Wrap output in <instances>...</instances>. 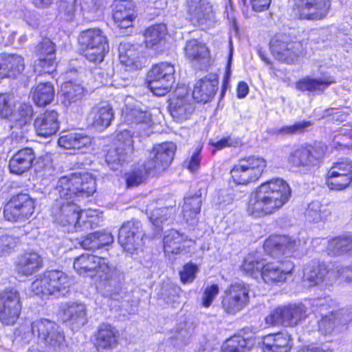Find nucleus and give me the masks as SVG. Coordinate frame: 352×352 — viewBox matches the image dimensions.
Here are the masks:
<instances>
[{"instance_id":"c03bdc74","label":"nucleus","mask_w":352,"mask_h":352,"mask_svg":"<svg viewBox=\"0 0 352 352\" xmlns=\"http://www.w3.org/2000/svg\"><path fill=\"white\" fill-rule=\"evenodd\" d=\"M89 118L94 126L102 129L109 126L113 118L112 108L109 104L94 107Z\"/></svg>"},{"instance_id":"39448f33","label":"nucleus","mask_w":352,"mask_h":352,"mask_svg":"<svg viewBox=\"0 0 352 352\" xmlns=\"http://www.w3.org/2000/svg\"><path fill=\"white\" fill-rule=\"evenodd\" d=\"M31 332L43 344L54 352H68L63 329L55 321L37 318L31 322Z\"/></svg>"},{"instance_id":"4be33fe9","label":"nucleus","mask_w":352,"mask_h":352,"mask_svg":"<svg viewBox=\"0 0 352 352\" xmlns=\"http://www.w3.org/2000/svg\"><path fill=\"white\" fill-rule=\"evenodd\" d=\"M294 267L289 260L265 263L261 277L267 284L283 283Z\"/></svg>"},{"instance_id":"4c0bfd02","label":"nucleus","mask_w":352,"mask_h":352,"mask_svg":"<svg viewBox=\"0 0 352 352\" xmlns=\"http://www.w3.org/2000/svg\"><path fill=\"white\" fill-rule=\"evenodd\" d=\"M42 266L41 256L34 252H25L19 260L16 265L17 272L25 276L36 272Z\"/></svg>"},{"instance_id":"9d476101","label":"nucleus","mask_w":352,"mask_h":352,"mask_svg":"<svg viewBox=\"0 0 352 352\" xmlns=\"http://www.w3.org/2000/svg\"><path fill=\"white\" fill-rule=\"evenodd\" d=\"M306 317V307L298 303L275 309L266 316L265 320L268 326L281 324L285 327H295Z\"/></svg>"},{"instance_id":"49530a36","label":"nucleus","mask_w":352,"mask_h":352,"mask_svg":"<svg viewBox=\"0 0 352 352\" xmlns=\"http://www.w3.org/2000/svg\"><path fill=\"white\" fill-rule=\"evenodd\" d=\"M54 96L52 85L49 82L40 83L34 89L32 98L34 102L40 107L50 104Z\"/></svg>"},{"instance_id":"79ce46f5","label":"nucleus","mask_w":352,"mask_h":352,"mask_svg":"<svg viewBox=\"0 0 352 352\" xmlns=\"http://www.w3.org/2000/svg\"><path fill=\"white\" fill-rule=\"evenodd\" d=\"M328 254L332 256H352V235H343L330 240Z\"/></svg>"},{"instance_id":"4468645a","label":"nucleus","mask_w":352,"mask_h":352,"mask_svg":"<svg viewBox=\"0 0 352 352\" xmlns=\"http://www.w3.org/2000/svg\"><path fill=\"white\" fill-rule=\"evenodd\" d=\"M326 151L327 146L322 142L300 146L290 153L289 162L296 167L315 166L324 157Z\"/></svg>"},{"instance_id":"8fccbe9b","label":"nucleus","mask_w":352,"mask_h":352,"mask_svg":"<svg viewBox=\"0 0 352 352\" xmlns=\"http://www.w3.org/2000/svg\"><path fill=\"white\" fill-rule=\"evenodd\" d=\"M166 33V26L164 24H156L147 28L144 34L146 47H153L161 42Z\"/></svg>"},{"instance_id":"774afa93","label":"nucleus","mask_w":352,"mask_h":352,"mask_svg":"<svg viewBox=\"0 0 352 352\" xmlns=\"http://www.w3.org/2000/svg\"><path fill=\"white\" fill-rule=\"evenodd\" d=\"M237 144L238 141L232 139L231 137H226L216 142L212 143V145L217 149H222L227 146H236Z\"/></svg>"},{"instance_id":"de8ad7c7","label":"nucleus","mask_w":352,"mask_h":352,"mask_svg":"<svg viewBox=\"0 0 352 352\" xmlns=\"http://www.w3.org/2000/svg\"><path fill=\"white\" fill-rule=\"evenodd\" d=\"M209 51L206 46L196 39L189 40L185 47L186 57L190 60H201L207 58Z\"/></svg>"},{"instance_id":"423d86ee","label":"nucleus","mask_w":352,"mask_h":352,"mask_svg":"<svg viewBox=\"0 0 352 352\" xmlns=\"http://www.w3.org/2000/svg\"><path fill=\"white\" fill-rule=\"evenodd\" d=\"M71 285L69 276L60 270H50L41 274L32 283V290L36 295L43 296H65Z\"/></svg>"},{"instance_id":"5fc2aeb1","label":"nucleus","mask_w":352,"mask_h":352,"mask_svg":"<svg viewBox=\"0 0 352 352\" xmlns=\"http://www.w3.org/2000/svg\"><path fill=\"white\" fill-rule=\"evenodd\" d=\"M247 340L240 336H234L228 339L222 346V352H243Z\"/></svg>"},{"instance_id":"bf43d9fd","label":"nucleus","mask_w":352,"mask_h":352,"mask_svg":"<svg viewBox=\"0 0 352 352\" xmlns=\"http://www.w3.org/2000/svg\"><path fill=\"white\" fill-rule=\"evenodd\" d=\"M60 10L67 21H72L76 11V0H60Z\"/></svg>"},{"instance_id":"393cba45","label":"nucleus","mask_w":352,"mask_h":352,"mask_svg":"<svg viewBox=\"0 0 352 352\" xmlns=\"http://www.w3.org/2000/svg\"><path fill=\"white\" fill-rule=\"evenodd\" d=\"M118 331L107 323L99 325L95 334V346L100 352H110L118 345Z\"/></svg>"},{"instance_id":"e433bc0d","label":"nucleus","mask_w":352,"mask_h":352,"mask_svg":"<svg viewBox=\"0 0 352 352\" xmlns=\"http://www.w3.org/2000/svg\"><path fill=\"white\" fill-rule=\"evenodd\" d=\"M139 47L129 43H121L119 46V58L123 65L133 69L142 67Z\"/></svg>"},{"instance_id":"b1692460","label":"nucleus","mask_w":352,"mask_h":352,"mask_svg":"<svg viewBox=\"0 0 352 352\" xmlns=\"http://www.w3.org/2000/svg\"><path fill=\"white\" fill-rule=\"evenodd\" d=\"M331 273L324 263H317L307 266L304 270L302 283L304 285L310 287L318 286L324 289L332 285Z\"/></svg>"},{"instance_id":"a18cd8bd","label":"nucleus","mask_w":352,"mask_h":352,"mask_svg":"<svg viewBox=\"0 0 352 352\" xmlns=\"http://www.w3.org/2000/svg\"><path fill=\"white\" fill-rule=\"evenodd\" d=\"M201 199L200 196L185 197L182 206L183 217L190 224H193L201 210Z\"/></svg>"},{"instance_id":"7ed1b4c3","label":"nucleus","mask_w":352,"mask_h":352,"mask_svg":"<svg viewBox=\"0 0 352 352\" xmlns=\"http://www.w3.org/2000/svg\"><path fill=\"white\" fill-rule=\"evenodd\" d=\"M177 149L173 142H164L155 145L143 164L144 171L135 169L126 177L128 186H135L145 180L146 174H157L164 171L173 161Z\"/></svg>"},{"instance_id":"c85d7f7f","label":"nucleus","mask_w":352,"mask_h":352,"mask_svg":"<svg viewBox=\"0 0 352 352\" xmlns=\"http://www.w3.org/2000/svg\"><path fill=\"white\" fill-rule=\"evenodd\" d=\"M292 346L291 336L287 332H280L264 338L263 352H289Z\"/></svg>"},{"instance_id":"aec40b11","label":"nucleus","mask_w":352,"mask_h":352,"mask_svg":"<svg viewBox=\"0 0 352 352\" xmlns=\"http://www.w3.org/2000/svg\"><path fill=\"white\" fill-rule=\"evenodd\" d=\"M300 241L292 239L287 236H272L264 243V251L273 257L285 255L286 257L293 256L298 250Z\"/></svg>"},{"instance_id":"f257e3e1","label":"nucleus","mask_w":352,"mask_h":352,"mask_svg":"<svg viewBox=\"0 0 352 352\" xmlns=\"http://www.w3.org/2000/svg\"><path fill=\"white\" fill-rule=\"evenodd\" d=\"M96 189V181L88 173H74L61 177L55 188L59 197L52 208L54 221L63 226H68L69 232L88 230L92 223L85 219L90 216L89 211L80 210L75 201L79 197H89Z\"/></svg>"},{"instance_id":"2eb2a0df","label":"nucleus","mask_w":352,"mask_h":352,"mask_svg":"<svg viewBox=\"0 0 352 352\" xmlns=\"http://www.w3.org/2000/svg\"><path fill=\"white\" fill-rule=\"evenodd\" d=\"M352 182V162L342 158L333 164L329 169L327 184L331 190H342Z\"/></svg>"},{"instance_id":"9b49d317","label":"nucleus","mask_w":352,"mask_h":352,"mask_svg":"<svg viewBox=\"0 0 352 352\" xmlns=\"http://www.w3.org/2000/svg\"><path fill=\"white\" fill-rule=\"evenodd\" d=\"M175 69L168 63H161L153 67L148 74V87L156 96H164L174 82Z\"/></svg>"},{"instance_id":"f704fd0d","label":"nucleus","mask_w":352,"mask_h":352,"mask_svg":"<svg viewBox=\"0 0 352 352\" xmlns=\"http://www.w3.org/2000/svg\"><path fill=\"white\" fill-rule=\"evenodd\" d=\"M335 82L334 78L331 76H323L317 78L305 77L296 83V88L303 91H308L309 92L321 94Z\"/></svg>"},{"instance_id":"bb28decb","label":"nucleus","mask_w":352,"mask_h":352,"mask_svg":"<svg viewBox=\"0 0 352 352\" xmlns=\"http://www.w3.org/2000/svg\"><path fill=\"white\" fill-rule=\"evenodd\" d=\"M25 69L22 56L10 54L0 55V78H16Z\"/></svg>"},{"instance_id":"6e6d98bb","label":"nucleus","mask_w":352,"mask_h":352,"mask_svg":"<svg viewBox=\"0 0 352 352\" xmlns=\"http://www.w3.org/2000/svg\"><path fill=\"white\" fill-rule=\"evenodd\" d=\"M337 328L339 327L337 324L336 315H334L333 311L322 317L318 322V330L324 335L332 333Z\"/></svg>"},{"instance_id":"c756f323","label":"nucleus","mask_w":352,"mask_h":352,"mask_svg":"<svg viewBox=\"0 0 352 352\" xmlns=\"http://www.w3.org/2000/svg\"><path fill=\"white\" fill-rule=\"evenodd\" d=\"M217 86L218 80L215 78L199 79L194 86L192 97L197 102H208L214 96Z\"/></svg>"},{"instance_id":"72a5a7b5","label":"nucleus","mask_w":352,"mask_h":352,"mask_svg":"<svg viewBox=\"0 0 352 352\" xmlns=\"http://www.w3.org/2000/svg\"><path fill=\"white\" fill-rule=\"evenodd\" d=\"M191 20L199 25H206L213 20L214 14L211 4L206 0L193 1L189 6Z\"/></svg>"},{"instance_id":"3c124183","label":"nucleus","mask_w":352,"mask_h":352,"mask_svg":"<svg viewBox=\"0 0 352 352\" xmlns=\"http://www.w3.org/2000/svg\"><path fill=\"white\" fill-rule=\"evenodd\" d=\"M32 106L28 104H21L18 109L10 115L11 120L14 123L12 127L22 128L31 120L32 115Z\"/></svg>"},{"instance_id":"a19ab883","label":"nucleus","mask_w":352,"mask_h":352,"mask_svg":"<svg viewBox=\"0 0 352 352\" xmlns=\"http://www.w3.org/2000/svg\"><path fill=\"white\" fill-rule=\"evenodd\" d=\"M113 237L111 233L96 232L88 234L80 242L81 247L85 250H94L111 244Z\"/></svg>"},{"instance_id":"052dcab7","label":"nucleus","mask_w":352,"mask_h":352,"mask_svg":"<svg viewBox=\"0 0 352 352\" xmlns=\"http://www.w3.org/2000/svg\"><path fill=\"white\" fill-rule=\"evenodd\" d=\"M219 289L217 285L206 287L202 296V305L204 307H209L219 294Z\"/></svg>"},{"instance_id":"f03ea898","label":"nucleus","mask_w":352,"mask_h":352,"mask_svg":"<svg viewBox=\"0 0 352 352\" xmlns=\"http://www.w3.org/2000/svg\"><path fill=\"white\" fill-rule=\"evenodd\" d=\"M292 189L282 179L276 178L261 184L250 195L247 212L254 218L272 214L289 199Z\"/></svg>"},{"instance_id":"412c9836","label":"nucleus","mask_w":352,"mask_h":352,"mask_svg":"<svg viewBox=\"0 0 352 352\" xmlns=\"http://www.w3.org/2000/svg\"><path fill=\"white\" fill-rule=\"evenodd\" d=\"M296 8L301 19L320 20L329 13V0H296Z\"/></svg>"},{"instance_id":"473e14b6","label":"nucleus","mask_w":352,"mask_h":352,"mask_svg":"<svg viewBox=\"0 0 352 352\" xmlns=\"http://www.w3.org/2000/svg\"><path fill=\"white\" fill-rule=\"evenodd\" d=\"M175 201L173 199L168 200L166 206H162L155 208L153 204H151L147 206L146 214L151 222L157 229V232L161 230L162 224L167 221L175 212Z\"/></svg>"},{"instance_id":"603ef678","label":"nucleus","mask_w":352,"mask_h":352,"mask_svg":"<svg viewBox=\"0 0 352 352\" xmlns=\"http://www.w3.org/2000/svg\"><path fill=\"white\" fill-rule=\"evenodd\" d=\"M19 242L18 237L0 231V256H6L13 252Z\"/></svg>"},{"instance_id":"5701e85b","label":"nucleus","mask_w":352,"mask_h":352,"mask_svg":"<svg viewBox=\"0 0 352 352\" xmlns=\"http://www.w3.org/2000/svg\"><path fill=\"white\" fill-rule=\"evenodd\" d=\"M299 43L288 42L285 36L277 35L273 37L270 46L273 56L278 60L292 63L298 56Z\"/></svg>"},{"instance_id":"0eeeda50","label":"nucleus","mask_w":352,"mask_h":352,"mask_svg":"<svg viewBox=\"0 0 352 352\" xmlns=\"http://www.w3.org/2000/svg\"><path fill=\"white\" fill-rule=\"evenodd\" d=\"M267 166L266 160L258 155L240 158L230 170L233 181L238 185H248L256 182Z\"/></svg>"},{"instance_id":"dca6fc26","label":"nucleus","mask_w":352,"mask_h":352,"mask_svg":"<svg viewBox=\"0 0 352 352\" xmlns=\"http://www.w3.org/2000/svg\"><path fill=\"white\" fill-rule=\"evenodd\" d=\"M122 116L124 122L135 130L133 134L136 133L140 136H148L153 133V122L149 111L138 107H126L123 110Z\"/></svg>"},{"instance_id":"13d9d810","label":"nucleus","mask_w":352,"mask_h":352,"mask_svg":"<svg viewBox=\"0 0 352 352\" xmlns=\"http://www.w3.org/2000/svg\"><path fill=\"white\" fill-rule=\"evenodd\" d=\"M54 44L48 38H44L36 47V52L39 57H54Z\"/></svg>"},{"instance_id":"37998d69","label":"nucleus","mask_w":352,"mask_h":352,"mask_svg":"<svg viewBox=\"0 0 352 352\" xmlns=\"http://www.w3.org/2000/svg\"><path fill=\"white\" fill-rule=\"evenodd\" d=\"M264 265L265 260L258 253H250L244 258L241 269L246 275L257 278L261 276Z\"/></svg>"},{"instance_id":"f3484780","label":"nucleus","mask_w":352,"mask_h":352,"mask_svg":"<svg viewBox=\"0 0 352 352\" xmlns=\"http://www.w3.org/2000/svg\"><path fill=\"white\" fill-rule=\"evenodd\" d=\"M143 235L140 221H129L120 229L118 242L124 251L133 253L142 246Z\"/></svg>"},{"instance_id":"09e8293b","label":"nucleus","mask_w":352,"mask_h":352,"mask_svg":"<svg viewBox=\"0 0 352 352\" xmlns=\"http://www.w3.org/2000/svg\"><path fill=\"white\" fill-rule=\"evenodd\" d=\"M331 210L318 201H312L305 212L306 219L310 222L325 221L331 214Z\"/></svg>"},{"instance_id":"ea45409f","label":"nucleus","mask_w":352,"mask_h":352,"mask_svg":"<svg viewBox=\"0 0 352 352\" xmlns=\"http://www.w3.org/2000/svg\"><path fill=\"white\" fill-rule=\"evenodd\" d=\"M62 102L66 107L80 101L84 96L83 87L76 82L68 81L61 86Z\"/></svg>"},{"instance_id":"a878e982","label":"nucleus","mask_w":352,"mask_h":352,"mask_svg":"<svg viewBox=\"0 0 352 352\" xmlns=\"http://www.w3.org/2000/svg\"><path fill=\"white\" fill-rule=\"evenodd\" d=\"M34 124L38 135L51 136L59 129L58 113L54 110H47L36 118Z\"/></svg>"},{"instance_id":"e2e57ef3","label":"nucleus","mask_w":352,"mask_h":352,"mask_svg":"<svg viewBox=\"0 0 352 352\" xmlns=\"http://www.w3.org/2000/svg\"><path fill=\"white\" fill-rule=\"evenodd\" d=\"M197 272V267L192 263L186 264L184 266L183 270L179 273L180 278L182 283H191L195 278V274Z\"/></svg>"},{"instance_id":"20e7f679","label":"nucleus","mask_w":352,"mask_h":352,"mask_svg":"<svg viewBox=\"0 0 352 352\" xmlns=\"http://www.w3.org/2000/svg\"><path fill=\"white\" fill-rule=\"evenodd\" d=\"M74 268L80 275L96 272L105 287H116L118 278L116 269L109 265L106 258L83 254L75 258Z\"/></svg>"},{"instance_id":"1a4fd4ad","label":"nucleus","mask_w":352,"mask_h":352,"mask_svg":"<svg viewBox=\"0 0 352 352\" xmlns=\"http://www.w3.org/2000/svg\"><path fill=\"white\" fill-rule=\"evenodd\" d=\"M250 287L245 283H235L228 287L221 296V307L225 313L235 315L250 301Z\"/></svg>"},{"instance_id":"f8f14e48","label":"nucleus","mask_w":352,"mask_h":352,"mask_svg":"<svg viewBox=\"0 0 352 352\" xmlns=\"http://www.w3.org/2000/svg\"><path fill=\"white\" fill-rule=\"evenodd\" d=\"M22 303L19 292L15 288H7L0 294V321L5 325H13L21 314Z\"/></svg>"},{"instance_id":"680f3d73","label":"nucleus","mask_w":352,"mask_h":352,"mask_svg":"<svg viewBox=\"0 0 352 352\" xmlns=\"http://www.w3.org/2000/svg\"><path fill=\"white\" fill-rule=\"evenodd\" d=\"M12 96L8 94H0V116L8 118L12 112Z\"/></svg>"},{"instance_id":"a211bd4d","label":"nucleus","mask_w":352,"mask_h":352,"mask_svg":"<svg viewBox=\"0 0 352 352\" xmlns=\"http://www.w3.org/2000/svg\"><path fill=\"white\" fill-rule=\"evenodd\" d=\"M133 151V135L127 129L122 130L117 135L116 148L108 151L106 162L109 165L122 164L131 157Z\"/></svg>"},{"instance_id":"2f4dec72","label":"nucleus","mask_w":352,"mask_h":352,"mask_svg":"<svg viewBox=\"0 0 352 352\" xmlns=\"http://www.w3.org/2000/svg\"><path fill=\"white\" fill-rule=\"evenodd\" d=\"M63 318L73 329L84 326L87 322L85 305L78 302L67 304L63 309Z\"/></svg>"},{"instance_id":"cd10ccee","label":"nucleus","mask_w":352,"mask_h":352,"mask_svg":"<svg viewBox=\"0 0 352 352\" xmlns=\"http://www.w3.org/2000/svg\"><path fill=\"white\" fill-rule=\"evenodd\" d=\"M134 4L130 0H116L113 18L118 27L127 28L135 19Z\"/></svg>"},{"instance_id":"338daca9","label":"nucleus","mask_w":352,"mask_h":352,"mask_svg":"<svg viewBox=\"0 0 352 352\" xmlns=\"http://www.w3.org/2000/svg\"><path fill=\"white\" fill-rule=\"evenodd\" d=\"M336 315V320L338 327L344 326L352 321V312L346 309H342L338 311H333Z\"/></svg>"},{"instance_id":"7c9ffc66","label":"nucleus","mask_w":352,"mask_h":352,"mask_svg":"<svg viewBox=\"0 0 352 352\" xmlns=\"http://www.w3.org/2000/svg\"><path fill=\"white\" fill-rule=\"evenodd\" d=\"M34 158L35 155L32 148H24L19 150L10 160V172L16 175H21L32 167Z\"/></svg>"},{"instance_id":"0e129e2a","label":"nucleus","mask_w":352,"mask_h":352,"mask_svg":"<svg viewBox=\"0 0 352 352\" xmlns=\"http://www.w3.org/2000/svg\"><path fill=\"white\" fill-rule=\"evenodd\" d=\"M192 336V331L190 329L180 328L175 335L176 343L175 346L178 348H181L186 345Z\"/></svg>"},{"instance_id":"864d4df0","label":"nucleus","mask_w":352,"mask_h":352,"mask_svg":"<svg viewBox=\"0 0 352 352\" xmlns=\"http://www.w3.org/2000/svg\"><path fill=\"white\" fill-rule=\"evenodd\" d=\"M313 122L310 120H302L295 122L292 125L283 126L281 128L276 129L273 134L278 135H294L302 133L306 131L307 129L311 126Z\"/></svg>"},{"instance_id":"4d7b16f0","label":"nucleus","mask_w":352,"mask_h":352,"mask_svg":"<svg viewBox=\"0 0 352 352\" xmlns=\"http://www.w3.org/2000/svg\"><path fill=\"white\" fill-rule=\"evenodd\" d=\"M56 64L54 57H39L34 65V71L39 75L52 74L55 71Z\"/></svg>"},{"instance_id":"58836bf2","label":"nucleus","mask_w":352,"mask_h":352,"mask_svg":"<svg viewBox=\"0 0 352 352\" xmlns=\"http://www.w3.org/2000/svg\"><path fill=\"white\" fill-rule=\"evenodd\" d=\"M185 236L175 230H170L164 237V253L168 255L186 253V246L184 245Z\"/></svg>"},{"instance_id":"69168bd1","label":"nucleus","mask_w":352,"mask_h":352,"mask_svg":"<svg viewBox=\"0 0 352 352\" xmlns=\"http://www.w3.org/2000/svg\"><path fill=\"white\" fill-rule=\"evenodd\" d=\"M201 148H197L192 156L185 160L184 165L190 171L195 172L198 170L201 162Z\"/></svg>"},{"instance_id":"6e6552de","label":"nucleus","mask_w":352,"mask_h":352,"mask_svg":"<svg viewBox=\"0 0 352 352\" xmlns=\"http://www.w3.org/2000/svg\"><path fill=\"white\" fill-rule=\"evenodd\" d=\"M78 40L85 57L90 62L101 63L109 52L107 38L100 29L84 30Z\"/></svg>"},{"instance_id":"ddd939ff","label":"nucleus","mask_w":352,"mask_h":352,"mask_svg":"<svg viewBox=\"0 0 352 352\" xmlns=\"http://www.w3.org/2000/svg\"><path fill=\"white\" fill-rule=\"evenodd\" d=\"M34 210L33 199L25 193L14 196L4 207L6 219L12 222L28 219Z\"/></svg>"},{"instance_id":"c9c22d12","label":"nucleus","mask_w":352,"mask_h":352,"mask_svg":"<svg viewBox=\"0 0 352 352\" xmlns=\"http://www.w3.org/2000/svg\"><path fill=\"white\" fill-rule=\"evenodd\" d=\"M58 144L65 149L80 150L91 145V138L83 133L72 132L61 135Z\"/></svg>"},{"instance_id":"6ab92c4d","label":"nucleus","mask_w":352,"mask_h":352,"mask_svg":"<svg viewBox=\"0 0 352 352\" xmlns=\"http://www.w3.org/2000/svg\"><path fill=\"white\" fill-rule=\"evenodd\" d=\"M169 111L177 121L188 119L195 111V105L185 87H177L175 96L170 100Z\"/></svg>"}]
</instances>
